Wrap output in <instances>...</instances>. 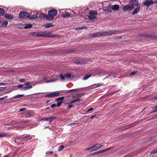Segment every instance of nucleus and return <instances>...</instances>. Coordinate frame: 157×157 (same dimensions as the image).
Returning a JSON list of instances; mask_svg holds the SVG:
<instances>
[{"mask_svg": "<svg viewBox=\"0 0 157 157\" xmlns=\"http://www.w3.org/2000/svg\"><path fill=\"white\" fill-rule=\"evenodd\" d=\"M155 112H157V109L152 111L151 113H153Z\"/></svg>", "mask_w": 157, "mask_h": 157, "instance_id": "obj_46", "label": "nucleus"}, {"mask_svg": "<svg viewBox=\"0 0 157 157\" xmlns=\"http://www.w3.org/2000/svg\"><path fill=\"white\" fill-rule=\"evenodd\" d=\"M8 24V22L7 20L3 21H2L1 26V27H6L7 26Z\"/></svg>", "mask_w": 157, "mask_h": 157, "instance_id": "obj_20", "label": "nucleus"}, {"mask_svg": "<svg viewBox=\"0 0 157 157\" xmlns=\"http://www.w3.org/2000/svg\"><path fill=\"white\" fill-rule=\"evenodd\" d=\"M140 36L143 37H147L148 38H153L157 39V36L151 35L150 34L143 33L141 34Z\"/></svg>", "mask_w": 157, "mask_h": 157, "instance_id": "obj_8", "label": "nucleus"}, {"mask_svg": "<svg viewBox=\"0 0 157 157\" xmlns=\"http://www.w3.org/2000/svg\"><path fill=\"white\" fill-rule=\"evenodd\" d=\"M62 102L61 101L58 102H57V105H56V106L57 107L59 106L61 104Z\"/></svg>", "mask_w": 157, "mask_h": 157, "instance_id": "obj_41", "label": "nucleus"}, {"mask_svg": "<svg viewBox=\"0 0 157 157\" xmlns=\"http://www.w3.org/2000/svg\"><path fill=\"white\" fill-rule=\"evenodd\" d=\"M30 84V83L29 82H26L25 83V85L26 86H29V85Z\"/></svg>", "mask_w": 157, "mask_h": 157, "instance_id": "obj_50", "label": "nucleus"}, {"mask_svg": "<svg viewBox=\"0 0 157 157\" xmlns=\"http://www.w3.org/2000/svg\"><path fill=\"white\" fill-rule=\"evenodd\" d=\"M64 98V97L59 98H56L55 99V101H61L62 102V101L63 100Z\"/></svg>", "mask_w": 157, "mask_h": 157, "instance_id": "obj_26", "label": "nucleus"}, {"mask_svg": "<svg viewBox=\"0 0 157 157\" xmlns=\"http://www.w3.org/2000/svg\"><path fill=\"white\" fill-rule=\"evenodd\" d=\"M93 108H90L87 111V112H89V111H92V110H93Z\"/></svg>", "mask_w": 157, "mask_h": 157, "instance_id": "obj_53", "label": "nucleus"}, {"mask_svg": "<svg viewBox=\"0 0 157 157\" xmlns=\"http://www.w3.org/2000/svg\"><path fill=\"white\" fill-rule=\"evenodd\" d=\"M6 135L5 133L0 134V137H3L6 136Z\"/></svg>", "mask_w": 157, "mask_h": 157, "instance_id": "obj_43", "label": "nucleus"}, {"mask_svg": "<svg viewBox=\"0 0 157 157\" xmlns=\"http://www.w3.org/2000/svg\"><path fill=\"white\" fill-rule=\"evenodd\" d=\"M79 91V90L78 89H73V90H68L69 92H78Z\"/></svg>", "mask_w": 157, "mask_h": 157, "instance_id": "obj_36", "label": "nucleus"}, {"mask_svg": "<svg viewBox=\"0 0 157 157\" xmlns=\"http://www.w3.org/2000/svg\"><path fill=\"white\" fill-rule=\"evenodd\" d=\"M105 9L104 10L105 11H109V12H111L112 11V9H111V7L109 6H108L106 7H105Z\"/></svg>", "mask_w": 157, "mask_h": 157, "instance_id": "obj_22", "label": "nucleus"}, {"mask_svg": "<svg viewBox=\"0 0 157 157\" xmlns=\"http://www.w3.org/2000/svg\"><path fill=\"white\" fill-rule=\"evenodd\" d=\"M5 99V97L0 98V101L3 100Z\"/></svg>", "mask_w": 157, "mask_h": 157, "instance_id": "obj_59", "label": "nucleus"}, {"mask_svg": "<svg viewBox=\"0 0 157 157\" xmlns=\"http://www.w3.org/2000/svg\"><path fill=\"white\" fill-rule=\"evenodd\" d=\"M33 26L32 24H28L26 25L24 27V28L25 29L28 28H30Z\"/></svg>", "mask_w": 157, "mask_h": 157, "instance_id": "obj_28", "label": "nucleus"}, {"mask_svg": "<svg viewBox=\"0 0 157 157\" xmlns=\"http://www.w3.org/2000/svg\"><path fill=\"white\" fill-rule=\"evenodd\" d=\"M53 153V151H48L47 152H46V154H52V153Z\"/></svg>", "mask_w": 157, "mask_h": 157, "instance_id": "obj_47", "label": "nucleus"}, {"mask_svg": "<svg viewBox=\"0 0 157 157\" xmlns=\"http://www.w3.org/2000/svg\"><path fill=\"white\" fill-rule=\"evenodd\" d=\"M75 103V102H74V100H73V101H71V102L70 103H69L68 104H71L72 103Z\"/></svg>", "mask_w": 157, "mask_h": 157, "instance_id": "obj_60", "label": "nucleus"}, {"mask_svg": "<svg viewBox=\"0 0 157 157\" xmlns=\"http://www.w3.org/2000/svg\"><path fill=\"white\" fill-rule=\"evenodd\" d=\"M75 50L74 49H69V50H65V52H72L75 51Z\"/></svg>", "mask_w": 157, "mask_h": 157, "instance_id": "obj_38", "label": "nucleus"}, {"mask_svg": "<svg viewBox=\"0 0 157 157\" xmlns=\"http://www.w3.org/2000/svg\"><path fill=\"white\" fill-rule=\"evenodd\" d=\"M48 15H46L45 14L42 13L41 14H40L39 16V17L40 19H42L44 18H45L46 19L48 20Z\"/></svg>", "mask_w": 157, "mask_h": 157, "instance_id": "obj_15", "label": "nucleus"}, {"mask_svg": "<svg viewBox=\"0 0 157 157\" xmlns=\"http://www.w3.org/2000/svg\"><path fill=\"white\" fill-rule=\"evenodd\" d=\"M155 99H157V96H156V97H155L154 98Z\"/></svg>", "mask_w": 157, "mask_h": 157, "instance_id": "obj_64", "label": "nucleus"}, {"mask_svg": "<svg viewBox=\"0 0 157 157\" xmlns=\"http://www.w3.org/2000/svg\"><path fill=\"white\" fill-rule=\"evenodd\" d=\"M113 148V147H110L108 148L105 149L103 150H101L100 151H97L98 154H99L103 152H105L106 151H108L109 150H111Z\"/></svg>", "mask_w": 157, "mask_h": 157, "instance_id": "obj_14", "label": "nucleus"}, {"mask_svg": "<svg viewBox=\"0 0 157 157\" xmlns=\"http://www.w3.org/2000/svg\"><path fill=\"white\" fill-rule=\"evenodd\" d=\"M32 87V86H26L25 87L23 88L21 90H28L29 89H30Z\"/></svg>", "mask_w": 157, "mask_h": 157, "instance_id": "obj_30", "label": "nucleus"}, {"mask_svg": "<svg viewBox=\"0 0 157 157\" xmlns=\"http://www.w3.org/2000/svg\"><path fill=\"white\" fill-rule=\"evenodd\" d=\"M84 95L83 93H78L74 94L72 96L73 98H79Z\"/></svg>", "mask_w": 157, "mask_h": 157, "instance_id": "obj_13", "label": "nucleus"}, {"mask_svg": "<svg viewBox=\"0 0 157 157\" xmlns=\"http://www.w3.org/2000/svg\"><path fill=\"white\" fill-rule=\"evenodd\" d=\"M26 109V108H21L19 109V111H23L25 110Z\"/></svg>", "mask_w": 157, "mask_h": 157, "instance_id": "obj_54", "label": "nucleus"}, {"mask_svg": "<svg viewBox=\"0 0 157 157\" xmlns=\"http://www.w3.org/2000/svg\"><path fill=\"white\" fill-rule=\"evenodd\" d=\"M91 76V75L90 74L86 75L82 79L84 80H86L89 78H90Z\"/></svg>", "mask_w": 157, "mask_h": 157, "instance_id": "obj_27", "label": "nucleus"}, {"mask_svg": "<svg viewBox=\"0 0 157 157\" xmlns=\"http://www.w3.org/2000/svg\"><path fill=\"white\" fill-rule=\"evenodd\" d=\"M136 73V72L135 71L132 72H131L130 75H134Z\"/></svg>", "mask_w": 157, "mask_h": 157, "instance_id": "obj_55", "label": "nucleus"}, {"mask_svg": "<svg viewBox=\"0 0 157 157\" xmlns=\"http://www.w3.org/2000/svg\"><path fill=\"white\" fill-rule=\"evenodd\" d=\"M5 11L4 10L1 8H0V16H2L5 14Z\"/></svg>", "mask_w": 157, "mask_h": 157, "instance_id": "obj_25", "label": "nucleus"}, {"mask_svg": "<svg viewBox=\"0 0 157 157\" xmlns=\"http://www.w3.org/2000/svg\"><path fill=\"white\" fill-rule=\"evenodd\" d=\"M49 36H50L49 37H52L54 38V37L57 36V35H49Z\"/></svg>", "mask_w": 157, "mask_h": 157, "instance_id": "obj_44", "label": "nucleus"}, {"mask_svg": "<svg viewBox=\"0 0 157 157\" xmlns=\"http://www.w3.org/2000/svg\"><path fill=\"white\" fill-rule=\"evenodd\" d=\"M87 29V27L86 26H82L81 27H79V29Z\"/></svg>", "mask_w": 157, "mask_h": 157, "instance_id": "obj_42", "label": "nucleus"}, {"mask_svg": "<svg viewBox=\"0 0 157 157\" xmlns=\"http://www.w3.org/2000/svg\"><path fill=\"white\" fill-rule=\"evenodd\" d=\"M134 7L133 6L131 5H125L123 7V10L124 11H126L128 10H131L133 9Z\"/></svg>", "mask_w": 157, "mask_h": 157, "instance_id": "obj_10", "label": "nucleus"}, {"mask_svg": "<svg viewBox=\"0 0 157 157\" xmlns=\"http://www.w3.org/2000/svg\"><path fill=\"white\" fill-rule=\"evenodd\" d=\"M140 7H139L135 8L132 13V15H134L136 14L139 12L140 9Z\"/></svg>", "mask_w": 157, "mask_h": 157, "instance_id": "obj_16", "label": "nucleus"}, {"mask_svg": "<svg viewBox=\"0 0 157 157\" xmlns=\"http://www.w3.org/2000/svg\"><path fill=\"white\" fill-rule=\"evenodd\" d=\"M78 124V123H72L70 125L71 126H75V125H77Z\"/></svg>", "mask_w": 157, "mask_h": 157, "instance_id": "obj_48", "label": "nucleus"}, {"mask_svg": "<svg viewBox=\"0 0 157 157\" xmlns=\"http://www.w3.org/2000/svg\"><path fill=\"white\" fill-rule=\"evenodd\" d=\"M103 85V84H101V83H99L98 84V85L96 86V87H98L99 86H100L102 85Z\"/></svg>", "mask_w": 157, "mask_h": 157, "instance_id": "obj_52", "label": "nucleus"}, {"mask_svg": "<svg viewBox=\"0 0 157 157\" xmlns=\"http://www.w3.org/2000/svg\"><path fill=\"white\" fill-rule=\"evenodd\" d=\"M71 15V13L68 12H65V13H63L62 16L63 17H69Z\"/></svg>", "mask_w": 157, "mask_h": 157, "instance_id": "obj_21", "label": "nucleus"}, {"mask_svg": "<svg viewBox=\"0 0 157 157\" xmlns=\"http://www.w3.org/2000/svg\"><path fill=\"white\" fill-rule=\"evenodd\" d=\"M24 95L23 94H20L18 95H17L13 97L12 98H20L23 97H24Z\"/></svg>", "mask_w": 157, "mask_h": 157, "instance_id": "obj_32", "label": "nucleus"}, {"mask_svg": "<svg viewBox=\"0 0 157 157\" xmlns=\"http://www.w3.org/2000/svg\"><path fill=\"white\" fill-rule=\"evenodd\" d=\"M98 154L97 152H97H95L92 153L91 154V155H98Z\"/></svg>", "mask_w": 157, "mask_h": 157, "instance_id": "obj_51", "label": "nucleus"}, {"mask_svg": "<svg viewBox=\"0 0 157 157\" xmlns=\"http://www.w3.org/2000/svg\"><path fill=\"white\" fill-rule=\"evenodd\" d=\"M46 128H49V129H50V128L49 127H45L44 129H45Z\"/></svg>", "mask_w": 157, "mask_h": 157, "instance_id": "obj_62", "label": "nucleus"}, {"mask_svg": "<svg viewBox=\"0 0 157 157\" xmlns=\"http://www.w3.org/2000/svg\"><path fill=\"white\" fill-rule=\"evenodd\" d=\"M95 115H92L91 116L90 118L91 119H93L95 117Z\"/></svg>", "mask_w": 157, "mask_h": 157, "instance_id": "obj_61", "label": "nucleus"}, {"mask_svg": "<svg viewBox=\"0 0 157 157\" xmlns=\"http://www.w3.org/2000/svg\"><path fill=\"white\" fill-rule=\"evenodd\" d=\"M19 81L20 82H24L25 81V79L24 78L21 79Z\"/></svg>", "mask_w": 157, "mask_h": 157, "instance_id": "obj_49", "label": "nucleus"}, {"mask_svg": "<svg viewBox=\"0 0 157 157\" xmlns=\"http://www.w3.org/2000/svg\"><path fill=\"white\" fill-rule=\"evenodd\" d=\"M64 147L63 145H61L59 146L58 148V151H61L64 148Z\"/></svg>", "mask_w": 157, "mask_h": 157, "instance_id": "obj_37", "label": "nucleus"}, {"mask_svg": "<svg viewBox=\"0 0 157 157\" xmlns=\"http://www.w3.org/2000/svg\"><path fill=\"white\" fill-rule=\"evenodd\" d=\"M42 120H43V121H49L50 122V119L49 117H47L44 118Z\"/></svg>", "mask_w": 157, "mask_h": 157, "instance_id": "obj_33", "label": "nucleus"}, {"mask_svg": "<svg viewBox=\"0 0 157 157\" xmlns=\"http://www.w3.org/2000/svg\"><path fill=\"white\" fill-rule=\"evenodd\" d=\"M56 106V105L55 104H52L51 106V107L52 108H55Z\"/></svg>", "mask_w": 157, "mask_h": 157, "instance_id": "obj_45", "label": "nucleus"}, {"mask_svg": "<svg viewBox=\"0 0 157 157\" xmlns=\"http://www.w3.org/2000/svg\"><path fill=\"white\" fill-rule=\"evenodd\" d=\"M76 64H85L86 63V62H81L79 61H76L75 62Z\"/></svg>", "mask_w": 157, "mask_h": 157, "instance_id": "obj_31", "label": "nucleus"}, {"mask_svg": "<svg viewBox=\"0 0 157 157\" xmlns=\"http://www.w3.org/2000/svg\"><path fill=\"white\" fill-rule=\"evenodd\" d=\"M57 13V11L55 9H53L50 10L48 11V20L52 21L54 18V16H55Z\"/></svg>", "mask_w": 157, "mask_h": 157, "instance_id": "obj_1", "label": "nucleus"}, {"mask_svg": "<svg viewBox=\"0 0 157 157\" xmlns=\"http://www.w3.org/2000/svg\"><path fill=\"white\" fill-rule=\"evenodd\" d=\"M50 122H49V124L51 123L52 122V121L56 120L57 118L56 117H50Z\"/></svg>", "mask_w": 157, "mask_h": 157, "instance_id": "obj_35", "label": "nucleus"}, {"mask_svg": "<svg viewBox=\"0 0 157 157\" xmlns=\"http://www.w3.org/2000/svg\"><path fill=\"white\" fill-rule=\"evenodd\" d=\"M117 76V73H111L109 75H108L105 78H110L111 79H113L116 77Z\"/></svg>", "mask_w": 157, "mask_h": 157, "instance_id": "obj_11", "label": "nucleus"}, {"mask_svg": "<svg viewBox=\"0 0 157 157\" xmlns=\"http://www.w3.org/2000/svg\"><path fill=\"white\" fill-rule=\"evenodd\" d=\"M102 32H97L95 34H91V36L92 37H94L96 36H102Z\"/></svg>", "mask_w": 157, "mask_h": 157, "instance_id": "obj_19", "label": "nucleus"}, {"mask_svg": "<svg viewBox=\"0 0 157 157\" xmlns=\"http://www.w3.org/2000/svg\"><path fill=\"white\" fill-rule=\"evenodd\" d=\"M53 26H54V25H52L50 23H47L44 25L45 27L47 28H51Z\"/></svg>", "mask_w": 157, "mask_h": 157, "instance_id": "obj_24", "label": "nucleus"}, {"mask_svg": "<svg viewBox=\"0 0 157 157\" xmlns=\"http://www.w3.org/2000/svg\"><path fill=\"white\" fill-rule=\"evenodd\" d=\"M89 14L90 15L88 16V17L90 20L93 21L95 19H97V18L95 16L98 14L97 11H90Z\"/></svg>", "mask_w": 157, "mask_h": 157, "instance_id": "obj_3", "label": "nucleus"}, {"mask_svg": "<svg viewBox=\"0 0 157 157\" xmlns=\"http://www.w3.org/2000/svg\"><path fill=\"white\" fill-rule=\"evenodd\" d=\"M102 35L105 36H110L115 34L116 31L114 30H110L108 31L101 32Z\"/></svg>", "mask_w": 157, "mask_h": 157, "instance_id": "obj_5", "label": "nucleus"}, {"mask_svg": "<svg viewBox=\"0 0 157 157\" xmlns=\"http://www.w3.org/2000/svg\"><path fill=\"white\" fill-rule=\"evenodd\" d=\"M5 17L9 20H12L13 18V16L12 15L8 14H5Z\"/></svg>", "mask_w": 157, "mask_h": 157, "instance_id": "obj_17", "label": "nucleus"}, {"mask_svg": "<svg viewBox=\"0 0 157 157\" xmlns=\"http://www.w3.org/2000/svg\"><path fill=\"white\" fill-rule=\"evenodd\" d=\"M119 9V6L118 5L116 4L112 6V9L114 10H117Z\"/></svg>", "mask_w": 157, "mask_h": 157, "instance_id": "obj_18", "label": "nucleus"}, {"mask_svg": "<svg viewBox=\"0 0 157 157\" xmlns=\"http://www.w3.org/2000/svg\"><path fill=\"white\" fill-rule=\"evenodd\" d=\"M102 147L103 146L101 145L100 144H96L90 147L86 148L85 149V150H90L91 152H92L98 150L99 149Z\"/></svg>", "mask_w": 157, "mask_h": 157, "instance_id": "obj_2", "label": "nucleus"}, {"mask_svg": "<svg viewBox=\"0 0 157 157\" xmlns=\"http://www.w3.org/2000/svg\"><path fill=\"white\" fill-rule=\"evenodd\" d=\"M60 76L61 80H63L65 79V75H62V74H60Z\"/></svg>", "mask_w": 157, "mask_h": 157, "instance_id": "obj_39", "label": "nucleus"}, {"mask_svg": "<svg viewBox=\"0 0 157 157\" xmlns=\"http://www.w3.org/2000/svg\"><path fill=\"white\" fill-rule=\"evenodd\" d=\"M3 89V87H0V90H2Z\"/></svg>", "mask_w": 157, "mask_h": 157, "instance_id": "obj_63", "label": "nucleus"}, {"mask_svg": "<svg viewBox=\"0 0 157 157\" xmlns=\"http://www.w3.org/2000/svg\"><path fill=\"white\" fill-rule=\"evenodd\" d=\"M139 0H131V5L134 6H138L139 4Z\"/></svg>", "mask_w": 157, "mask_h": 157, "instance_id": "obj_12", "label": "nucleus"}, {"mask_svg": "<svg viewBox=\"0 0 157 157\" xmlns=\"http://www.w3.org/2000/svg\"><path fill=\"white\" fill-rule=\"evenodd\" d=\"M37 33L36 32H32L31 33V34L32 35H36V34Z\"/></svg>", "mask_w": 157, "mask_h": 157, "instance_id": "obj_57", "label": "nucleus"}, {"mask_svg": "<svg viewBox=\"0 0 157 157\" xmlns=\"http://www.w3.org/2000/svg\"><path fill=\"white\" fill-rule=\"evenodd\" d=\"M60 94V93L58 92H52L50 94H46L45 96L46 98H53L55 97L59 96Z\"/></svg>", "mask_w": 157, "mask_h": 157, "instance_id": "obj_7", "label": "nucleus"}, {"mask_svg": "<svg viewBox=\"0 0 157 157\" xmlns=\"http://www.w3.org/2000/svg\"><path fill=\"white\" fill-rule=\"evenodd\" d=\"M30 14L29 13L24 11L20 12L19 14L20 18L22 19L28 18Z\"/></svg>", "mask_w": 157, "mask_h": 157, "instance_id": "obj_4", "label": "nucleus"}, {"mask_svg": "<svg viewBox=\"0 0 157 157\" xmlns=\"http://www.w3.org/2000/svg\"><path fill=\"white\" fill-rule=\"evenodd\" d=\"M65 77L68 78H69L72 79H73L74 76L73 75H72L70 73H68L65 75Z\"/></svg>", "mask_w": 157, "mask_h": 157, "instance_id": "obj_23", "label": "nucleus"}, {"mask_svg": "<svg viewBox=\"0 0 157 157\" xmlns=\"http://www.w3.org/2000/svg\"><path fill=\"white\" fill-rule=\"evenodd\" d=\"M154 3L152 0H146L143 3V4L145 6L149 7L151 5Z\"/></svg>", "mask_w": 157, "mask_h": 157, "instance_id": "obj_9", "label": "nucleus"}, {"mask_svg": "<svg viewBox=\"0 0 157 157\" xmlns=\"http://www.w3.org/2000/svg\"><path fill=\"white\" fill-rule=\"evenodd\" d=\"M31 116V114L30 113H29L26 115V116L27 117H29Z\"/></svg>", "mask_w": 157, "mask_h": 157, "instance_id": "obj_58", "label": "nucleus"}, {"mask_svg": "<svg viewBox=\"0 0 157 157\" xmlns=\"http://www.w3.org/2000/svg\"><path fill=\"white\" fill-rule=\"evenodd\" d=\"M36 36L39 37H50L49 33L45 32H38L37 33Z\"/></svg>", "mask_w": 157, "mask_h": 157, "instance_id": "obj_6", "label": "nucleus"}, {"mask_svg": "<svg viewBox=\"0 0 157 157\" xmlns=\"http://www.w3.org/2000/svg\"><path fill=\"white\" fill-rule=\"evenodd\" d=\"M157 152V147L154 149L153 150L150 152V154L152 155L156 153Z\"/></svg>", "mask_w": 157, "mask_h": 157, "instance_id": "obj_34", "label": "nucleus"}, {"mask_svg": "<svg viewBox=\"0 0 157 157\" xmlns=\"http://www.w3.org/2000/svg\"><path fill=\"white\" fill-rule=\"evenodd\" d=\"M38 16L36 15H33L32 16H29V17L28 18L30 19H36L37 17Z\"/></svg>", "mask_w": 157, "mask_h": 157, "instance_id": "obj_29", "label": "nucleus"}, {"mask_svg": "<svg viewBox=\"0 0 157 157\" xmlns=\"http://www.w3.org/2000/svg\"><path fill=\"white\" fill-rule=\"evenodd\" d=\"M75 106V105H69L67 107V109H69L71 107H74Z\"/></svg>", "mask_w": 157, "mask_h": 157, "instance_id": "obj_40", "label": "nucleus"}, {"mask_svg": "<svg viewBox=\"0 0 157 157\" xmlns=\"http://www.w3.org/2000/svg\"><path fill=\"white\" fill-rule=\"evenodd\" d=\"M23 87V85L22 84H20L18 86V88H21Z\"/></svg>", "mask_w": 157, "mask_h": 157, "instance_id": "obj_56", "label": "nucleus"}]
</instances>
